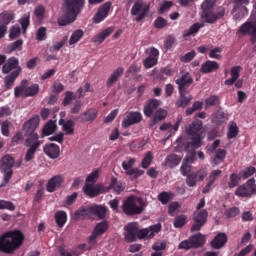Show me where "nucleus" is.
<instances>
[{
	"label": "nucleus",
	"instance_id": "f257e3e1",
	"mask_svg": "<svg viewBox=\"0 0 256 256\" xmlns=\"http://www.w3.org/2000/svg\"><path fill=\"white\" fill-rule=\"evenodd\" d=\"M40 121L41 118L39 117V115H34L23 125V131L25 135L28 136V138L24 142L25 147H28L24 158V161L26 163H29V161H33V159H35L37 149L41 147V142L39 141V134L35 132L37 130V127H39Z\"/></svg>",
	"mask_w": 256,
	"mask_h": 256
},
{
	"label": "nucleus",
	"instance_id": "f03ea898",
	"mask_svg": "<svg viewBox=\"0 0 256 256\" xmlns=\"http://www.w3.org/2000/svg\"><path fill=\"white\" fill-rule=\"evenodd\" d=\"M201 129H203V122L201 120H194L191 124L186 126V135L191 138L188 141L185 137H180L176 140L178 147H182L186 153H190L192 157H195V151L201 147Z\"/></svg>",
	"mask_w": 256,
	"mask_h": 256
},
{
	"label": "nucleus",
	"instance_id": "7ed1b4c3",
	"mask_svg": "<svg viewBox=\"0 0 256 256\" xmlns=\"http://www.w3.org/2000/svg\"><path fill=\"white\" fill-rule=\"evenodd\" d=\"M23 241H25V236L22 231H7L0 237V251L11 255V253L17 251L23 245Z\"/></svg>",
	"mask_w": 256,
	"mask_h": 256
},
{
	"label": "nucleus",
	"instance_id": "20e7f679",
	"mask_svg": "<svg viewBox=\"0 0 256 256\" xmlns=\"http://www.w3.org/2000/svg\"><path fill=\"white\" fill-rule=\"evenodd\" d=\"M85 7V0H64L62 4L63 20H59V25L65 27L77 20V16L81 15Z\"/></svg>",
	"mask_w": 256,
	"mask_h": 256
},
{
	"label": "nucleus",
	"instance_id": "39448f33",
	"mask_svg": "<svg viewBox=\"0 0 256 256\" xmlns=\"http://www.w3.org/2000/svg\"><path fill=\"white\" fill-rule=\"evenodd\" d=\"M145 210V201L141 197L130 196L122 205V211L125 215H141Z\"/></svg>",
	"mask_w": 256,
	"mask_h": 256
},
{
	"label": "nucleus",
	"instance_id": "423d86ee",
	"mask_svg": "<svg viewBox=\"0 0 256 256\" xmlns=\"http://www.w3.org/2000/svg\"><path fill=\"white\" fill-rule=\"evenodd\" d=\"M15 165V158L11 155H5L1 160L0 171L4 174L3 182L0 187H6L7 183L13 178V166Z\"/></svg>",
	"mask_w": 256,
	"mask_h": 256
},
{
	"label": "nucleus",
	"instance_id": "0eeeda50",
	"mask_svg": "<svg viewBox=\"0 0 256 256\" xmlns=\"http://www.w3.org/2000/svg\"><path fill=\"white\" fill-rule=\"evenodd\" d=\"M207 217H209L207 210H196L192 217L193 224L190 229L191 233L201 231L202 227L207 223Z\"/></svg>",
	"mask_w": 256,
	"mask_h": 256
},
{
	"label": "nucleus",
	"instance_id": "6e6552de",
	"mask_svg": "<svg viewBox=\"0 0 256 256\" xmlns=\"http://www.w3.org/2000/svg\"><path fill=\"white\" fill-rule=\"evenodd\" d=\"M205 245V236L201 233L191 236L188 240L182 241L178 249H198V247H203Z\"/></svg>",
	"mask_w": 256,
	"mask_h": 256
},
{
	"label": "nucleus",
	"instance_id": "1a4fd4ad",
	"mask_svg": "<svg viewBox=\"0 0 256 256\" xmlns=\"http://www.w3.org/2000/svg\"><path fill=\"white\" fill-rule=\"evenodd\" d=\"M233 9L231 13L234 15V19L239 21V19H243V17L249 15V9H247V5H249V0H232Z\"/></svg>",
	"mask_w": 256,
	"mask_h": 256
},
{
	"label": "nucleus",
	"instance_id": "9d476101",
	"mask_svg": "<svg viewBox=\"0 0 256 256\" xmlns=\"http://www.w3.org/2000/svg\"><path fill=\"white\" fill-rule=\"evenodd\" d=\"M254 193H256L255 178L249 179L246 184L240 185L235 191L237 197H251Z\"/></svg>",
	"mask_w": 256,
	"mask_h": 256
},
{
	"label": "nucleus",
	"instance_id": "9b49d317",
	"mask_svg": "<svg viewBox=\"0 0 256 256\" xmlns=\"http://www.w3.org/2000/svg\"><path fill=\"white\" fill-rule=\"evenodd\" d=\"M193 76L187 71H180V76L175 80L176 85H178V91H187L191 85H193Z\"/></svg>",
	"mask_w": 256,
	"mask_h": 256
},
{
	"label": "nucleus",
	"instance_id": "f8f14e48",
	"mask_svg": "<svg viewBox=\"0 0 256 256\" xmlns=\"http://www.w3.org/2000/svg\"><path fill=\"white\" fill-rule=\"evenodd\" d=\"M207 175V168H201L196 172H191L186 176V185L188 187H197V183H199V181H204Z\"/></svg>",
	"mask_w": 256,
	"mask_h": 256
},
{
	"label": "nucleus",
	"instance_id": "ddd939ff",
	"mask_svg": "<svg viewBox=\"0 0 256 256\" xmlns=\"http://www.w3.org/2000/svg\"><path fill=\"white\" fill-rule=\"evenodd\" d=\"M149 13V5L143 2H136L131 8V15L136 16L137 23H141Z\"/></svg>",
	"mask_w": 256,
	"mask_h": 256
},
{
	"label": "nucleus",
	"instance_id": "4468645a",
	"mask_svg": "<svg viewBox=\"0 0 256 256\" xmlns=\"http://www.w3.org/2000/svg\"><path fill=\"white\" fill-rule=\"evenodd\" d=\"M135 161H137L135 158H130L128 162L123 161L122 168L126 171V175H129L132 179H139V177L145 174V171L139 168H133Z\"/></svg>",
	"mask_w": 256,
	"mask_h": 256
},
{
	"label": "nucleus",
	"instance_id": "2eb2a0df",
	"mask_svg": "<svg viewBox=\"0 0 256 256\" xmlns=\"http://www.w3.org/2000/svg\"><path fill=\"white\" fill-rule=\"evenodd\" d=\"M19 75H21L23 68L19 65V58L12 56L6 60L4 65L2 66V73L3 75H9L11 71H19Z\"/></svg>",
	"mask_w": 256,
	"mask_h": 256
},
{
	"label": "nucleus",
	"instance_id": "dca6fc26",
	"mask_svg": "<svg viewBox=\"0 0 256 256\" xmlns=\"http://www.w3.org/2000/svg\"><path fill=\"white\" fill-rule=\"evenodd\" d=\"M15 19L13 12L4 11L0 14V39L7 35V26Z\"/></svg>",
	"mask_w": 256,
	"mask_h": 256
},
{
	"label": "nucleus",
	"instance_id": "f3484780",
	"mask_svg": "<svg viewBox=\"0 0 256 256\" xmlns=\"http://www.w3.org/2000/svg\"><path fill=\"white\" fill-rule=\"evenodd\" d=\"M241 35H250L251 42L256 43V20L246 21L239 28Z\"/></svg>",
	"mask_w": 256,
	"mask_h": 256
},
{
	"label": "nucleus",
	"instance_id": "a211bd4d",
	"mask_svg": "<svg viewBox=\"0 0 256 256\" xmlns=\"http://www.w3.org/2000/svg\"><path fill=\"white\" fill-rule=\"evenodd\" d=\"M141 121H143V115L140 112H127L125 118L122 121V127L127 129V127L137 125V123H141Z\"/></svg>",
	"mask_w": 256,
	"mask_h": 256
},
{
	"label": "nucleus",
	"instance_id": "6ab92c4d",
	"mask_svg": "<svg viewBox=\"0 0 256 256\" xmlns=\"http://www.w3.org/2000/svg\"><path fill=\"white\" fill-rule=\"evenodd\" d=\"M112 5L113 3H111V1H108L102 4L98 8L96 14L93 17V23H101L102 21H105V19L109 17V11H111Z\"/></svg>",
	"mask_w": 256,
	"mask_h": 256
},
{
	"label": "nucleus",
	"instance_id": "aec40b11",
	"mask_svg": "<svg viewBox=\"0 0 256 256\" xmlns=\"http://www.w3.org/2000/svg\"><path fill=\"white\" fill-rule=\"evenodd\" d=\"M161 231V224H155L148 228L140 229L138 228V233L136 239H153L156 233Z\"/></svg>",
	"mask_w": 256,
	"mask_h": 256
},
{
	"label": "nucleus",
	"instance_id": "412c9836",
	"mask_svg": "<svg viewBox=\"0 0 256 256\" xmlns=\"http://www.w3.org/2000/svg\"><path fill=\"white\" fill-rule=\"evenodd\" d=\"M139 229V224L133 222L125 226V241L127 243H133L137 241V233Z\"/></svg>",
	"mask_w": 256,
	"mask_h": 256
},
{
	"label": "nucleus",
	"instance_id": "4be33fe9",
	"mask_svg": "<svg viewBox=\"0 0 256 256\" xmlns=\"http://www.w3.org/2000/svg\"><path fill=\"white\" fill-rule=\"evenodd\" d=\"M99 112L95 108H89L77 118L79 123H93L97 119Z\"/></svg>",
	"mask_w": 256,
	"mask_h": 256
},
{
	"label": "nucleus",
	"instance_id": "5701e85b",
	"mask_svg": "<svg viewBox=\"0 0 256 256\" xmlns=\"http://www.w3.org/2000/svg\"><path fill=\"white\" fill-rule=\"evenodd\" d=\"M43 151L50 159H59L61 148L55 143H48L43 147Z\"/></svg>",
	"mask_w": 256,
	"mask_h": 256
},
{
	"label": "nucleus",
	"instance_id": "b1692460",
	"mask_svg": "<svg viewBox=\"0 0 256 256\" xmlns=\"http://www.w3.org/2000/svg\"><path fill=\"white\" fill-rule=\"evenodd\" d=\"M215 0H205L202 3V19L207 23L208 19L213 15L215 11Z\"/></svg>",
	"mask_w": 256,
	"mask_h": 256
},
{
	"label": "nucleus",
	"instance_id": "393cba45",
	"mask_svg": "<svg viewBox=\"0 0 256 256\" xmlns=\"http://www.w3.org/2000/svg\"><path fill=\"white\" fill-rule=\"evenodd\" d=\"M65 179L61 175L53 176L46 184V190L48 193H55L61 185H63Z\"/></svg>",
	"mask_w": 256,
	"mask_h": 256
},
{
	"label": "nucleus",
	"instance_id": "a878e982",
	"mask_svg": "<svg viewBox=\"0 0 256 256\" xmlns=\"http://www.w3.org/2000/svg\"><path fill=\"white\" fill-rule=\"evenodd\" d=\"M83 191L85 195L93 199L94 197L101 195L103 188L101 187V185L94 186L93 184H85L83 187Z\"/></svg>",
	"mask_w": 256,
	"mask_h": 256
},
{
	"label": "nucleus",
	"instance_id": "bb28decb",
	"mask_svg": "<svg viewBox=\"0 0 256 256\" xmlns=\"http://www.w3.org/2000/svg\"><path fill=\"white\" fill-rule=\"evenodd\" d=\"M159 57V50L156 48L150 49V55L144 60V67L146 69H151V67H155L157 65Z\"/></svg>",
	"mask_w": 256,
	"mask_h": 256
},
{
	"label": "nucleus",
	"instance_id": "cd10ccee",
	"mask_svg": "<svg viewBox=\"0 0 256 256\" xmlns=\"http://www.w3.org/2000/svg\"><path fill=\"white\" fill-rule=\"evenodd\" d=\"M227 241H228L227 234L220 232L214 237L210 245L212 249H221L222 247H225V245L227 244Z\"/></svg>",
	"mask_w": 256,
	"mask_h": 256
},
{
	"label": "nucleus",
	"instance_id": "c85d7f7f",
	"mask_svg": "<svg viewBox=\"0 0 256 256\" xmlns=\"http://www.w3.org/2000/svg\"><path fill=\"white\" fill-rule=\"evenodd\" d=\"M161 101L157 99H149L144 105V115L146 117H151L155 111H157V107H159Z\"/></svg>",
	"mask_w": 256,
	"mask_h": 256
},
{
	"label": "nucleus",
	"instance_id": "c756f323",
	"mask_svg": "<svg viewBox=\"0 0 256 256\" xmlns=\"http://www.w3.org/2000/svg\"><path fill=\"white\" fill-rule=\"evenodd\" d=\"M107 229H109V223L107 221L96 224L93 234L90 236V241H95V239L103 235Z\"/></svg>",
	"mask_w": 256,
	"mask_h": 256
},
{
	"label": "nucleus",
	"instance_id": "7c9ffc66",
	"mask_svg": "<svg viewBox=\"0 0 256 256\" xmlns=\"http://www.w3.org/2000/svg\"><path fill=\"white\" fill-rule=\"evenodd\" d=\"M90 213L98 219H105L107 217V207L103 205L94 204L90 206Z\"/></svg>",
	"mask_w": 256,
	"mask_h": 256
},
{
	"label": "nucleus",
	"instance_id": "2f4dec72",
	"mask_svg": "<svg viewBox=\"0 0 256 256\" xmlns=\"http://www.w3.org/2000/svg\"><path fill=\"white\" fill-rule=\"evenodd\" d=\"M181 163V157L177 154H170L166 157L163 165L165 169H175Z\"/></svg>",
	"mask_w": 256,
	"mask_h": 256
},
{
	"label": "nucleus",
	"instance_id": "473e14b6",
	"mask_svg": "<svg viewBox=\"0 0 256 256\" xmlns=\"http://www.w3.org/2000/svg\"><path fill=\"white\" fill-rule=\"evenodd\" d=\"M221 173H223L221 170H213L210 173L208 177L209 182L203 188L202 193H209L211 191V188L213 187V185H215V180L221 177Z\"/></svg>",
	"mask_w": 256,
	"mask_h": 256
},
{
	"label": "nucleus",
	"instance_id": "72a5a7b5",
	"mask_svg": "<svg viewBox=\"0 0 256 256\" xmlns=\"http://www.w3.org/2000/svg\"><path fill=\"white\" fill-rule=\"evenodd\" d=\"M20 70H14L4 78V86L5 89H13V85H15V81H17V78L19 77Z\"/></svg>",
	"mask_w": 256,
	"mask_h": 256
},
{
	"label": "nucleus",
	"instance_id": "f704fd0d",
	"mask_svg": "<svg viewBox=\"0 0 256 256\" xmlns=\"http://www.w3.org/2000/svg\"><path fill=\"white\" fill-rule=\"evenodd\" d=\"M124 72L125 69L123 67H118L114 70L106 82V87H113V84L119 81V77H121Z\"/></svg>",
	"mask_w": 256,
	"mask_h": 256
},
{
	"label": "nucleus",
	"instance_id": "c9c22d12",
	"mask_svg": "<svg viewBox=\"0 0 256 256\" xmlns=\"http://www.w3.org/2000/svg\"><path fill=\"white\" fill-rule=\"evenodd\" d=\"M219 69V63L216 61L207 60L204 64H202L200 68V72L207 74L213 73V71H217Z\"/></svg>",
	"mask_w": 256,
	"mask_h": 256
},
{
	"label": "nucleus",
	"instance_id": "e433bc0d",
	"mask_svg": "<svg viewBox=\"0 0 256 256\" xmlns=\"http://www.w3.org/2000/svg\"><path fill=\"white\" fill-rule=\"evenodd\" d=\"M91 215V206H81L74 213V219L79 221V219H86Z\"/></svg>",
	"mask_w": 256,
	"mask_h": 256
},
{
	"label": "nucleus",
	"instance_id": "4c0bfd02",
	"mask_svg": "<svg viewBox=\"0 0 256 256\" xmlns=\"http://www.w3.org/2000/svg\"><path fill=\"white\" fill-rule=\"evenodd\" d=\"M113 31L114 29L112 27L106 28L104 31L98 33L92 38V43H98V45H101V43H103V41H105V39L109 37Z\"/></svg>",
	"mask_w": 256,
	"mask_h": 256
},
{
	"label": "nucleus",
	"instance_id": "58836bf2",
	"mask_svg": "<svg viewBox=\"0 0 256 256\" xmlns=\"http://www.w3.org/2000/svg\"><path fill=\"white\" fill-rule=\"evenodd\" d=\"M179 93V99L176 101V107H187L189 103H191V99H193V96H187V91H178Z\"/></svg>",
	"mask_w": 256,
	"mask_h": 256
},
{
	"label": "nucleus",
	"instance_id": "ea45409f",
	"mask_svg": "<svg viewBox=\"0 0 256 256\" xmlns=\"http://www.w3.org/2000/svg\"><path fill=\"white\" fill-rule=\"evenodd\" d=\"M109 189H113L114 193L117 195L123 193L125 191V182L117 181V178L112 177L109 185Z\"/></svg>",
	"mask_w": 256,
	"mask_h": 256
},
{
	"label": "nucleus",
	"instance_id": "a19ab883",
	"mask_svg": "<svg viewBox=\"0 0 256 256\" xmlns=\"http://www.w3.org/2000/svg\"><path fill=\"white\" fill-rule=\"evenodd\" d=\"M56 129H57L56 122L53 120L48 121L42 129V137H49V135H53Z\"/></svg>",
	"mask_w": 256,
	"mask_h": 256
},
{
	"label": "nucleus",
	"instance_id": "79ce46f5",
	"mask_svg": "<svg viewBox=\"0 0 256 256\" xmlns=\"http://www.w3.org/2000/svg\"><path fill=\"white\" fill-rule=\"evenodd\" d=\"M203 24L197 22L194 23L188 30H185L183 32V37H191V35H196V33H199V30L202 29Z\"/></svg>",
	"mask_w": 256,
	"mask_h": 256
},
{
	"label": "nucleus",
	"instance_id": "37998d69",
	"mask_svg": "<svg viewBox=\"0 0 256 256\" xmlns=\"http://www.w3.org/2000/svg\"><path fill=\"white\" fill-rule=\"evenodd\" d=\"M164 75H166L167 77H173L175 75V69L166 66L164 68L160 69V73L157 74V79H160V81H163V79H165Z\"/></svg>",
	"mask_w": 256,
	"mask_h": 256
},
{
	"label": "nucleus",
	"instance_id": "c03bdc74",
	"mask_svg": "<svg viewBox=\"0 0 256 256\" xmlns=\"http://www.w3.org/2000/svg\"><path fill=\"white\" fill-rule=\"evenodd\" d=\"M173 197H175V194H173V192L164 191L158 195V201H160L162 205H167V203L173 201Z\"/></svg>",
	"mask_w": 256,
	"mask_h": 256
},
{
	"label": "nucleus",
	"instance_id": "a18cd8bd",
	"mask_svg": "<svg viewBox=\"0 0 256 256\" xmlns=\"http://www.w3.org/2000/svg\"><path fill=\"white\" fill-rule=\"evenodd\" d=\"M225 157H227V151L225 149H218L216 150V155L213 159L214 165H220L225 161Z\"/></svg>",
	"mask_w": 256,
	"mask_h": 256
},
{
	"label": "nucleus",
	"instance_id": "49530a36",
	"mask_svg": "<svg viewBox=\"0 0 256 256\" xmlns=\"http://www.w3.org/2000/svg\"><path fill=\"white\" fill-rule=\"evenodd\" d=\"M55 221L58 227H63L65 223H67V212L65 211H58L55 214Z\"/></svg>",
	"mask_w": 256,
	"mask_h": 256
},
{
	"label": "nucleus",
	"instance_id": "de8ad7c7",
	"mask_svg": "<svg viewBox=\"0 0 256 256\" xmlns=\"http://www.w3.org/2000/svg\"><path fill=\"white\" fill-rule=\"evenodd\" d=\"M22 47H23V40L18 39L6 47V53H13V51H21Z\"/></svg>",
	"mask_w": 256,
	"mask_h": 256
},
{
	"label": "nucleus",
	"instance_id": "09e8293b",
	"mask_svg": "<svg viewBox=\"0 0 256 256\" xmlns=\"http://www.w3.org/2000/svg\"><path fill=\"white\" fill-rule=\"evenodd\" d=\"M185 225H187V215H177L174 219L175 229H181V227H185Z\"/></svg>",
	"mask_w": 256,
	"mask_h": 256
},
{
	"label": "nucleus",
	"instance_id": "8fccbe9b",
	"mask_svg": "<svg viewBox=\"0 0 256 256\" xmlns=\"http://www.w3.org/2000/svg\"><path fill=\"white\" fill-rule=\"evenodd\" d=\"M39 93V84H32L25 88L24 97H35Z\"/></svg>",
	"mask_w": 256,
	"mask_h": 256
},
{
	"label": "nucleus",
	"instance_id": "3c124183",
	"mask_svg": "<svg viewBox=\"0 0 256 256\" xmlns=\"http://www.w3.org/2000/svg\"><path fill=\"white\" fill-rule=\"evenodd\" d=\"M222 17H225V8H219L217 13L213 12L206 23H215V21L222 19Z\"/></svg>",
	"mask_w": 256,
	"mask_h": 256
},
{
	"label": "nucleus",
	"instance_id": "603ef678",
	"mask_svg": "<svg viewBox=\"0 0 256 256\" xmlns=\"http://www.w3.org/2000/svg\"><path fill=\"white\" fill-rule=\"evenodd\" d=\"M83 38V30L78 29L74 31L69 39V45H75V43H79Z\"/></svg>",
	"mask_w": 256,
	"mask_h": 256
},
{
	"label": "nucleus",
	"instance_id": "864d4df0",
	"mask_svg": "<svg viewBox=\"0 0 256 256\" xmlns=\"http://www.w3.org/2000/svg\"><path fill=\"white\" fill-rule=\"evenodd\" d=\"M151 163H153V152L148 151L141 162L142 169H149Z\"/></svg>",
	"mask_w": 256,
	"mask_h": 256
},
{
	"label": "nucleus",
	"instance_id": "5fc2aeb1",
	"mask_svg": "<svg viewBox=\"0 0 256 256\" xmlns=\"http://www.w3.org/2000/svg\"><path fill=\"white\" fill-rule=\"evenodd\" d=\"M239 135V127H237V123L232 122L228 128L227 137L228 139H235Z\"/></svg>",
	"mask_w": 256,
	"mask_h": 256
},
{
	"label": "nucleus",
	"instance_id": "6e6d98bb",
	"mask_svg": "<svg viewBox=\"0 0 256 256\" xmlns=\"http://www.w3.org/2000/svg\"><path fill=\"white\" fill-rule=\"evenodd\" d=\"M167 117V111L163 109H158L155 111L154 116H153V123L154 125L156 123H159L160 121H163Z\"/></svg>",
	"mask_w": 256,
	"mask_h": 256
},
{
	"label": "nucleus",
	"instance_id": "4d7b16f0",
	"mask_svg": "<svg viewBox=\"0 0 256 256\" xmlns=\"http://www.w3.org/2000/svg\"><path fill=\"white\" fill-rule=\"evenodd\" d=\"M62 129L66 135H73L75 133V121L67 120Z\"/></svg>",
	"mask_w": 256,
	"mask_h": 256
},
{
	"label": "nucleus",
	"instance_id": "13d9d810",
	"mask_svg": "<svg viewBox=\"0 0 256 256\" xmlns=\"http://www.w3.org/2000/svg\"><path fill=\"white\" fill-rule=\"evenodd\" d=\"M239 181H241V175L236 174V173H232L230 175V180L228 182V187L230 189H235V187H237V185H239Z\"/></svg>",
	"mask_w": 256,
	"mask_h": 256
},
{
	"label": "nucleus",
	"instance_id": "bf43d9fd",
	"mask_svg": "<svg viewBox=\"0 0 256 256\" xmlns=\"http://www.w3.org/2000/svg\"><path fill=\"white\" fill-rule=\"evenodd\" d=\"M99 179V170L96 169L93 172H91L87 178H86V184L93 185L94 183H97V180Z\"/></svg>",
	"mask_w": 256,
	"mask_h": 256
},
{
	"label": "nucleus",
	"instance_id": "052dcab7",
	"mask_svg": "<svg viewBox=\"0 0 256 256\" xmlns=\"http://www.w3.org/2000/svg\"><path fill=\"white\" fill-rule=\"evenodd\" d=\"M20 25L22 27L23 33H27V29L29 28V25H31L29 14L23 15V17L20 20Z\"/></svg>",
	"mask_w": 256,
	"mask_h": 256
},
{
	"label": "nucleus",
	"instance_id": "680f3d73",
	"mask_svg": "<svg viewBox=\"0 0 256 256\" xmlns=\"http://www.w3.org/2000/svg\"><path fill=\"white\" fill-rule=\"evenodd\" d=\"M255 173H256L255 167L250 166L246 168L244 171L240 172V177H242V179H249V177H251L252 175H255Z\"/></svg>",
	"mask_w": 256,
	"mask_h": 256
},
{
	"label": "nucleus",
	"instance_id": "e2e57ef3",
	"mask_svg": "<svg viewBox=\"0 0 256 256\" xmlns=\"http://www.w3.org/2000/svg\"><path fill=\"white\" fill-rule=\"evenodd\" d=\"M155 29H164L167 27V20L161 16H158L154 21Z\"/></svg>",
	"mask_w": 256,
	"mask_h": 256
},
{
	"label": "nucleus",
	"instance_id": "0e129e2a",
	"mask_svg": "<svg viewBox=\"0 0 256 256\" xmlns=\"http://www.w3.org/2000/svg\"><path fill=\"white\" fill-rule=\"evenodd\" d=\"M75 99V94L71 91H67L65 93V97L62 101V105L67 107V105H71V102Z\"/></svg>",
	"mask_w": 256,
	"mask_h": 256
},
{
	"label": "nucleus",
	"instance_id": "69168bd1",
	"mask_svg": "<svg viewBox=\"0 0 256 256\" xmlns=\"http://www.w3.org/2000/svg\"><path fill=\"white\" fill-rule=\"evenodd\" d=\"M0 209H7L8 211H15V204L11 201L0 200Z\"/></svg>",
	"mask_w": 256,
	"mask_h": 256
},
{
	"label": "nucleus",
	"instance_id": "338daca9",
	"mask_svg": "<svg viewBox=\"0 0 256 256\" xmlns=\"http://www.w3.org/2000/svg\"><path fill=\"white\" fill-rule=\"evenodd\" d=\"M21 35V27L15 25L12 26L9 32V38L10 39H17V37H20Z\"/></svg>",
	"mask_w": 256,
	"mask_h": 256
},
{
	"label": "nucleus",
	"instance_id": "774afa93",
	"mask_svg": "<svg viewBox=\"0 0 256 256\" xmlns=\"http://www.w3.org/2000/svg\"><path fill=\"white\" fill-rule=\"evenodd\" d=\"M219 103V96L212 95L205 100L206 107H213Z\"/></svg>",
	"mask_w": 256,
	"mask_h": 256
}]
</instances>
